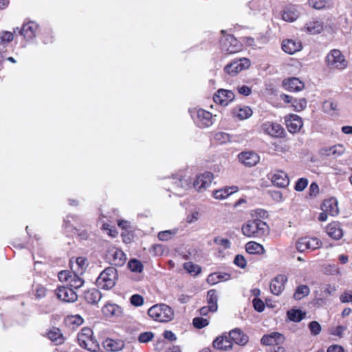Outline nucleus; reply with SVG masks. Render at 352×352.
Wrapping results in <instances>:
<instances>
[{
  "mask_svg": "<svg viewBox=\"0 0 352 352\" xmlns=\"http://www.w3.org/2000/svg\"><path fill=\"white\" fill-rule=\"evenodd\" d=\"M55 292L58 299L63 302H74L78 299L76 292L68 286H60L57 287Z\"/></svg>",
  "mask_w": 352,
  "mask_h": 352,
  "instance_id": "11",
  "label": "nucleus"
},
{
  "mask_svg": "<svg viewBox=\"0 0 352 352\" xmlns=\"http://www.w3.org/2000/svg\"><path fill=\"white\" fill-rule=\"evenodd\" d=\"M13 34L8 31H3L0 33L1 43H9L13 40Z\"/></svg>",
  "mask_w": 352,
  "mask_h": 352,
  "instance_id": "55",
  "label": "nucleus"
},
{
  "mask_svg": "<svg viewBox=\"0 0 352 352\" xmlns=\"http://www.w3.org/2000/svg\"><path fill=\"white\" fill-rule=\"evenodd\" d=\"M76 272H69L67 270L61 271L58 273V276L61 282L67 283V286L73 289L80 288L84 284V280Z\"/></svg>",
  "mask_w": 352,
  "mask_h": 352,
  "instance_id": "7",
  "label": "nucleus"
},
{
  "mask_svg": "<svg viewBox=\"0 0 352 352\" xmlns=\"http://www.w3.org/2000/svg\"><path fill=\"white\" fill-rule=\"evenodd\" d=\"M283 86L287 91H299L304 88L305 85L299 78L292 77L285 79L283 81Z\"/></svg>",
  "mask_w": 352,
  "mask_h": 352,
  "instance_id": "25",
  "label": "nucleus"
},
{
  "mask_svg": "<svg viewBox=\"0 0 352 352\" xmlns=\"http://www.w3.org/2000/svg\"><path fill=\"white\" fill-rule=\"evenodd\" d=\"M68 321L76 326H79L83 323V319L80 315H74L68 316L67 318Z\"/></svg>",
  "mask_w": 352,
  "mask_h": 352,
  "instance_id": "57",
  "label": "nucleus"
},
{
  "mask_svg": "<svg viewBox=\"0 0 352 352\" xmlns=\"http://www.w3.org/2000/svg\"><path fill=\"white\" fill-rule=\"evenodd\" d=\"M310 289L306 285H300L297 287L294 294V298L296 300H300L302 298L307 296L309 294Z\"/></svg>",
  "mask_w": 352,
  "mask_h": 352,
  "instance_id": "39",
  "label": "nucleus"
},
{
  "mask_svg": "<svg viewBox=\"0 0 352 352\" xmlns=\"http://www.w3.org/2000/svg\"><path fill=\"white\" fill-rule=\"evenodd\" d=\"M196 122L200 127H208L213 124L212 115L203 109L197 111Z\"/></svg>",
  "mask_w": 352,
  "mask_h": 352,
  "instance_id": "22",
  "label": "nucleus"
},
{
  "mask_svg": "<svg viewBox=\"0 0 352 352\" xmlns=\"http://www.w3.org/2000/svg\"><path fill=\"white\" fill-rule=\"evenodd\" d=\"M102 296L100 291L93 289L85 292V298L88 303L96 304L101 299Z\"/></svg>",
  "mask_w": 352,
  "mask_h": 352,
  "instance_id": "35",
  "label": "nucleus"
},
{
  "mask_svg": "<svg viewBox=\"0 0 352 352\" xmlns=\"http://www.w3.org/2000/svg\"><path fill=\"white\" fill-rule=\"evenodd\" d=\"M96 285L100 289L108 291L110 288V267H106L96 280Z\"/></svg>",
  "mask_w": 352,
  "mask_h": 352,
  "instance_id": "26",
  "label": "nucleus"
},
{
  "mask_svg": "<svg viewBox=\"0 0 352 352\" xmlns=\"http://www.w3.org/2000/svg\"><path fill=\"white\" fill-rule=\"evenodd\" d=\"M308 185V179L307 178H300L298 179L294 186V189L296 191L301 192L304 190Z\"/></svg>",
  "mask_w": 352,
  "mask_h": 352,
  "instance_id": "50",
  "label": "nucleus"
},
{
  "mask_svg": "<svg viewBox=\"0 0 352 352\" xmlns=\"http://www.w3.org/2000/svg\"><path fill=\"white\" fill-rule=\"evenodd\" d=\"M305 316V313L299 309H292L287 312L289 319L294 322H300Z\"/></svg>",
  "mask_w": 352,
  "mask_h": 352,
  "instance_id": "42",
  "label": "nucleus"
},
{
  "mask_svg": "<svg viewBox=\"0 0 352 352\" xmlns=\"http://www.w3.org/2000/svg\"><path fill=\"white\" fill-rule=\"evenodd\" d=\"M212 346L215 349L227 351L230 350L233 346L232 341L227 333H223L222 335L217 337L213 342Z\"/></svg>",
  "mask_w": 352,
  "mask_h": 352,
  "instance_id": "19",
  "label": "nucleus"
},
{
  "mask_svg": "<svg viewBox=\"0 0 352 352\" xmlns=\"http://www.w3.org/2000/svg\"><path fill=\"white\" fill-rule=\"evenodd\" d=\"M77 340L81 347L89 351L96 352L99 349V344L93 338V331L89 328L82 329L78 334Z\"/></svg>",
  "mask_w": 352,
  "mask_h": 352,
  "instance_id": "5",
  "label": "nucleus"
},
{
  "mask_svg": "<svg viewBox=\"0 0 352 352\" xmlns=\"http://www.w3.org/2000/svg\"><path fill=\"white\" fill-rule=\"evenodd\" d=\"M245 250L250 254L261 255L265 252L264 247L255 241H250L245 245Z\"/></svg>",
  "mask_w": 352,
  "mask_h": 352,
  "instance_id": "33",
  "label": "nucleus"
},
{
  "mask_svg": "<svg viewBox=\"0 0 352 352\" xmlns=\"http://www.w3.org/2000/svg\"><path fill=\"white\" fill-rule=\"evenodd\" d=\"M222 36L219 40L221 52L226 55L240 52L243 49V44L232 34H227L226 30H221Z\"/></svg>",
  "mask_w": 352,
  "mask_h": 352,
  "instance_id": "2",
  "label": "nucleus"
},
{
  "mask_svg": "<svg viewBox=\"0 0 352 352\" xmlns=\"http://www.w3.org/2000/svg\"><path fill=\"white\" fill-rule=\"evenodd\" d=\"M47 336L56 345L62 344L64 340L60 330L56 328L50 330L47 333Z\"/></svg>",
  "mask_w": 352,
  "mask_h": 352,
  "instance_id": "38",
  "label": "nucleus"
},
{
  "mask_svg": "<svg viewBox=\"0 0 352 352\" xmlns=\"http://www.w3.org/2000/svg\"><path fill=\"white\" fill-rule=\"evenodd\" d=\"M264 133L276 138H283L285 136V131L281 124L274 122H265L261 125Z\"/></svg>",
  "mask_w": 352,
  "mask_h": 352,
  "instance_id": "10",
  "label": "nucleus"
},
{
  "mask_svg": "<svg viewBox=\"0 0 352 352\" xmlns=\"http://www.w3.org/2000/svg\"><path fill=\"white\" fill-rule=\"evenodd\" d=\"M234 263L241 269H244L247 265V261L243 255L237 254L234 260Z\"/></svg>",
  "mask_w": 352,
  "mask_h": 352,
  "instance_id": "54",
  "label": "nucleus"
},
{
  "mask_svg": "<svg viewBox=\"0 0 352 352\" xmlns=\"http://www.w3.org/2000/svg\"><path fill=\"white\" fill-rule=\"evenodd\" d=\"M47 289L42 285H38L35 289V295L37 298H43L46 296Z\"/></svg>",
  "mask_w": 352,
  "mask_h": 352,
  "instance_id": "62",
  "label": "nucleus"
},
{
  "mask_svg": "<svg viewBox=\"0 0 352 352\" xmlns=\"http://www.w3.org/2000/svg\"><path fill=\"white\" fill-rule=\"evenodd\" d=\"M228 335L233 344L235 343L238 345L244 346L249 341V337L239 328L231 330Z\"/></svg>",
  "mask_w": 352,
  "mask_h": 352,
  "instance_id": "24",
  "label": "nucleus"
},
{
  "mask_svg": "<svg viewBox=\"0 0 352 352\" xmlns=\"http://www.w3.org/2000/svg\"><path fill=\"white\" fill-rule=\"evenodd\" d=\"M234 98L235 95L232 91L221 89L213 96V100L216 104L227 106Z\"/></svg>",
  "mask_w": 352,
  "mask_h": 352,
  "instance_id": "14",
  "label": "nucleus"
},
{
  "mask_svg": "<svg viewBox=\"0 0 352 352\" xmlns=\"http://www.w3.org/2000/svg\"><path fill=\"white\" fill-rule=\"evenodd\" d=\"M122 308L117 305H111V316H116L117 318H119L122 317Z\"/></svg>",
  "mask_w": 352,
  "mask_h": 352,
  "instance_id": "61",
  "label": "nucleus"
},
{
  "mask_svg": "<svg viewBox=\"0 0 352 352\" xmlns=\"http://www.w3.org/2000/svg\"><path fill=\"white\" fill-rule=\"evenodd\" d=\"M253 306L255 310L262 312L265 309V304L260 298H255L252 300Z\"/></svg>",
  "mask_w": 352,
  "mask_h": 352,
  "instance_id": "56",
  "label": "nucleus"
},
{
  "mask_svg": "<svg viewBox=\"0 0 352 352\" xmlns=\"http://www.w3.org/2000/svg\"><path fill=\"white\" fill-rule=\"evenodd\" d=\"M287 277L285 274H278L274 277L270 283L271 292L276 296L280 294L285 289Z\"/></svg>",
  "mask_w": 352,
  "mask_h": 352,
  "instance_id": "18",
  "label": "nucleus"
},
{
  "mask_svg": "<svg viewBox=\"0 0 352 352\" xmlns=\"http://www.w3.org/2000/svg\"><path fill=\"white\" fill-rule=\"evenodd\" d=\"M111 265L115 267L123 266L126 261V256L124 252L116 248L111 250Z\"/></svg>",
  "mask_w": 352,
  "mask_h": 352,
  "instance_id": "30",
  "label": "nucleus"
},
{
  "mask_svg": "<svg viewBox=\"0 0 352 352\" xmlns=\"http://www.w3.org/2000/svg\"><path fill=\"white\" fill-rule=\"evenodd\" d=\"M324 29V23L321 20L314 19L308 21L304 26V30L310 34H320Z\"/></svg>",
  "mask_w": 352,
  "mask_h": 352,
  "instance_id": "27",
  "label": "nucleus"
},
{
  "mask_svg": "<svg viewBox=\"0 0 352 352\" xmlns=\"http://www.w3.org/2000/svg\"><path fill=\"white\" fill-rule=\"evenodd\" d=\"M319 186L316 182H312L309 188V195L310 197H316L319 194Z\"/></svg>",
  "mask_w": 352,
  "mask_h": 352,
  "instance_id": "63",
  "label": "nucleus"
},
{
  "mask_svg": "<svg viewBox=\"0 0 352 352\" xmlns=\"http://www.w3.org/2000/svg\"><path fill=\"white\" fill-rule=\"evenodd\" d=\"M38 25L34 21H29L24 23L22 28L19 30L20 35L23 36L27 41L32 40L36 37Z\"/></svg>",
  "mask_w": 352,
  "mask_h": 352,
  "instance_id": "17",
  "label": "nucleus"
},
{
  "mask_svg": "<svg viewBox=\"0 0 352 352\" xmlns=\"http://www.w3.org/2000/svg\"><path fill=\"white\" fill-rule=\"evenodd\" d=\"M299 16L298 10L294 6L286 7L282 13V19L285 21L292 22Z\"/></svg>",
  "mask_w": 352,
  "mask_h": 352,
  "instance_id": "32",
  "label": "nucleus"
},
{
  "mask_svg": "<svg viewBox=\"0 0 352 352\" xmlns=\"http://www.w3.org/2000/svg\"><path fill=\"white\" fill-rule=\"evenodd\" d=\"M320 208L322 211H326L331 217H336L339 214L338 202L335 197L324 199L321 204Z\"/></svg>",
  "mask_w": 352,
  "mask_h": 352,
  "instance_id": "20",
  "label": "nucleus"
},
{
  "mask_svg": "<svg viewBox=\"0 0 352 352\" xmlns=\"http://www.w3.org/2000/svg\"><path fill=\"white\" fill-rule=\"evenodd\" d=\"M144 302V298L140 294H133L130 298V302L135 307L142 306Z\"/></svg>",
  "mask_w": 352,
  "mask_h": 352,
  "instance_id": "51",
  "label": "nucleus"
},
{
  "mask_svg": "<svg viewBox=\"0 0 352 352\" xmlns=\"http://www.w3.org/2000/svg\"><path fill=\"white\" fill-rule=\"evenodd\" d=\"M217 294L215 289H210L207 293V302L210 306L212 311H216L218 309Z\"/></svg>",
  "mask_w": 352,
  "mask_h": 352,
  "instance_id": "36",
  "label": "nucleus"
},
{
  "mask_svg": "<svg viewBox=\"0 0 352 352\" xmlns=\"http://www.w3.org/2000/svg\"><path fill=\"white\" fill-rule=\"evenodd\" d=\"M322 107L324 112L331 113L337 110L338 104L332 100H327L324 102Z\"/></svg>",
  "mask_w": 352,
  "mask_h": 352,
  "instance_id": "46",
  "label": "nucleus"
},
{
  "mask_svg": "<svg viewBox=\"0 0 352 352\" xmlns=\"http://www.w3.org/2000/svg\"><path fill=\"white\" fill-rule=\"evenodd\" d=\"M250 65L251 61L248 58L234 59L224 67L223 71L229 76H235L241 72L248 69Z\"/></svg>",
  "mask_w": 352,
  "mask_h": 352,
  "instance_id": "6",
  "label": "nucleus"
},
{
  "mask_svg": "<svg viewBox=\"0 0 352 352\" xmlns=\"http://www.w3.org/2000/svg\"><path fill=\"white\" fill-rule=\"evenodd\" d=\"M345 152L344 146L341 144H335L332 146L324 147L320 150L319 153L320 155L325 157H333L337 158L342 155Z\"/></svg>",
  "mask_w": 352,
  "mask_h": 352,
  "instance_id": "21",
  "label": "nucleus"
},
{
  "mask_svg": "<svg viewBox=\"0 0 352 352\" xmlns=\"http://www.w3.org/2000/svg\"><path fill=\"white\" fill-rule=\"evenodd\" d=\"M230 113L235 120L242 121L250 118L253 114V111L248 106L237 105L231 109Z\"/></svg>",
  "mask_w": 352,
  "mask_h": 352,
  "instance_id": "16",
  "label": "nucleus"
},
{
  "mask_svg": "<svg viewBox=\"0 0 352 352\" xmlns=\"http://www.w3.org/2000/svg\"><path fill=\"white\" fill-rule=\"evenodd\" d=\"M309 328L311 334L316 336L321 331V326L317 321H311L309 324Z\"/></svg>",
  "mask_w": 352,
  "mask_h": 352,
  "instance_id": "53",
  "label": "nucleus"
},
{
  "mask_svg": "<svg viewBox=\"0 0 352 352\" xmlns=\"http://www.w3.org/2000/svg\"><path fill=\"white\" fill-rule=\"evenodd\" d=\"M127 266L131 272L135 273H141L144 269L142 262L136 258L131 259L129 261Z\"/></svg>",
  "mask_w": 352,
  "mask_h": 352,
  "instance_id": "40",
  "label": "nucleus"
},
{
  "mask_svg": "<svg viewBox=\"0 0 352 352\" xmlns=\"http://www.w3.org/2000/svg\"><path fill=\"white\" fill-rule=\"evenodd\" d=\"M346 329H347L346 326L338 325V326L331 327L329 329V334L333 336L338 337L339 338H343V336L344 335V331L346 330Z\"/></svg>",
  "mask_w": 352,
  "mask_h": 352,
  "instance_id": "43",
  "label": "nucleus"
},
{
  "mask_svg": "<svg viewBox=\"0 0 352 352\" xmlns=\"http://www.w3.org/2000/svg\"><path fill=\"white\" fill-rule=\"evenodd\" d=\"M214 179V175L211 172H204L196 177L193 182V186L197 191H203L208 188Z\"/></svg>",
  "mask_w": 352,
  "mask_h": 352,
  "instance_id": "12",
  "label": "nucleus"
},
{
  "mask_svg": "<svg viewBox=\"0 0 352 352\" xmlns=\"http://www.w3.org/2000/svg\"><path fill=\"white\" fill-rule=\"evenodd\" d=\"M267 177L276 187L285 188L289 184L290 181L287 173L282 170L276 169L271 171L267 175Z\"/></svg>",
  "mask_w": 352,
  "mask_h": 352,
  "instance_id": "9",
  "label": "nucleus"
},
{
  "mask_svg": "<svg viewBox=\"0 0 352 352\" xmlns=\"http://www.w3.org/2000/svg\"><path fill=\"white\" fill-rule=\"evenodd\" d=\"M192 324L197 329H202L208 326L209 322L206 318L201 317H196L192 320Z\"/></svg>",
  "mask_w": 352,
  "mask_h": 352,
  "instance_id": "47",
  "label": "nucleus"
},
{
  "mask_svg": "<svg viewBox=\"0 0 352 352\" xmlns=\"http://www.w3.org/2000/svg\"><path fill=\"white\" fill-rule=\"evenodd\" d=\"M327 65L333 69L343 70L348 66V61L340 50H331L325 58Z\"/></svg>",
  "mask_w": 352,
  "mask_h": 352,
  "instance_id": "4",
  "label": "nucleus"
},
{
  "mask_svg": "<svg viewBox=\"0 0 352 352\" xmlns=\"http://www.w3.org/2000/svg\"><path fill=\"white\" fill-rule=\"evenodd\" d=\"M301 48V43L293 39L284 40L282 43L283 50L289 54H293L300 51Z\"/></svg>",
  "mask_w": 352,
  "mask_h": 352,
  "instance_id": "29",
  "label": "nucleus"
},
{
  "mask_svg": "<svg viewBox=\"0 0 352 352\" xmlns=\"http://www.w3.org/2000/svg\"><path fill=\"white\" fill-rule=\"evenodd\" d=\"M310 7L316 10L327 9L331 7V2L329 0H309Z\"/></svg>",
  "mask_w": 352,
  "mask_h": 352,
  "instance_id": "37",
  "label": "nucleus"
},
{
  "mask_svg": "<svg viewBox=\"0 0 352 352\" xmlns=\"http://www.w3.org/2000/svg\"><path fill=\"white\" fill-rule=\"evenodd\" d=\"M98 223V226H100V228L103 230L107 231V234L110 236V228L109 224L108 223L107 217H104L103 214H101V216L99 218Z\"/></svg>",
  "mask_w": 352,
  "mask_h": 352,
  "instance_id": "49",
  "label": "nucleus"
},
{
  "mask_svg": "<svg viewBox=\"0 0 352 352\" xmlns=\"http://www.w3.org/2000/svg\"><path fill=\"white\" fill-rule=\"evenodd\" d=\"M292 106L294 111H301L306 108L307 101L305 98H302L300 100L294 99Z\"/></svg>",
  "mask_w": 352,
  "mask_h": 352,
  "instance_id": "45",
  "label": "nucleus"
},
{
  "mask_svg": "<svg viewBox=\"0 0 352 352\" xmlns=\"http://www.w3.org/2000/svg\"><path fill=\"white\" fill-rule=\"evenodd\" d=\"M284 120L286 127L291 133L299 132L303 126L302 118L296 114H289L285 116Z\"/></svg>",
  "mask_w": 352,
  "mask_h": 352,
  "instance_id": "13",
  "label": "nucleus"
},
{
  "mask_svg": "<svg viewBox=\"0 0 352 352\" xmlns=\"http://www.w3.org/2000/svg\"><path fill=\"white\" fill-rule=\"evenodd\" d=\"M154 338V333L151 331L141 333L138 336V341L140 343H147L151 341Z\"/></svg>",
  "mask_w": 352,
  "mask_h": 352,
  "instance_id": "48",
  "label": "nucleus"
},
{
  "mask_svg": "<svg viewBox=\"0 0 352 352\" xmlns=\"http://www.w3.org/2000/svg\"><path fill=\"white\" fill-rule=\"evenodd\" d=\"M267 224L260 219L247 221L241 227L242 234L249 238H261L268 232Z\"/></svg>",
  "mask_w": 352,
  "mask_h": 352,
  "instance_id": "1",
  "label": "nucleus"
},
{
  "mask_svg": "<svg viewBox=\"0 0 352 352\" xmlns=\"http://www.w3.org/2000/svg\"><path fill=\"white\" fill-rule=\"evenodd\" d=\"M87 267V259L84 257H78L74 263H71V268L73 272L78 274H82Z\"/></svg>",
  "mask_w": 352,
  "mask_h": 352,
  "instance_id": "34",
  "label": "nucleus"
},
{
  "mask_svg": "<svg viewBox=\"0 0 352 352\" xmlns=\"http://www.w3.org/2000/svg\"><path fill=\"white\" fill-rule=\"evenodd\" d=\"M322 245L321 241L317 237L304 236L300 238L296 243V248L300 252L306 250L313 251L320 248Z\"/></svg>",
  "mask_w": 352,
  "mask_h": 352,
  "instance_id": "8",
  "label": "nucleus"
},
{
  "mask_svg": "<svg viewBox=\"0 0 352 352\" xmlns=\"http://www.w3.org/2000/svg\"><path fill=\"white\" fill-rule=\"evenodd\" d=\"M183 266L187 272L193 276L199 274L201 271V268L199 265L195 264L191 261L184 263Z\"/></svg>",
  "mask_w": 352,
  "mask_h": 352,
  "instance_id": "41",
  "label": "nucleus"
},
{
  "mask_svg": "<svg viewBox=\"0 0 352 352\" xmlns=\"http://www.w3.org/2000/svg\"><path fill=\"white\" fill-rule=\"evenodd\" d=\"M239 162L247 167H253L260 161V156L253 151H244L238 155Z\"/></svg>",
  "mask_w": 352,
  "mask_h": 352,
  "instance_id": "15",
  "label": "nucleus"
},
{
  "mask_svg": "<svg viewBox=\"0 0 352 352\" xmlns=\"http://www.w3.org/2000/svg\"><path fill=\"white\" fill-rule=\"evenodd\" d=\"M121 236L122 237V240L126 243H129L132 241L133 238V234L132 230L128 231H122L121 233Z\"/></svg>",
  "mask_w": 352,
  "mask_h": 352,
  "instance_id": "59",
  "label": "nucleus"
},
{
  "mask_svg": "<svg viewBox=\"0 0 352 352\" xmlns=\"http://www.w3.org/2000/svg\"><path fill=\"white\" fill-rule=\"evenodd\" d=\"M239 188L236 186L225 187L213 192V196L217 199H223L227 198L230 195L237 192Z\"/></svg>",
  "mask_w": 352,
  "mask_h": 352,
  "instance_id": "31",
  "label": "nucleus"
},
{
  "mask_svg": "<svg viewBox=\"0 0 352 352\" xmlns=\"http://www.w3.org/2000/svg\"><path fill=\"white\" fill-rule=\"evenodd\" d=\"M214 242L216 244L220 245L225 248H228L230 245V242L228 239H224L219 236L215 237L214 239Z\"/></svg>",
  "mask_w": 352,
  "mask_h": 352,
  "instance_id": "60",
  "label": "nucleus"
},
{
  "mask_svg": "<svg viewBox=\"0 0 352 352\" xmlns=\"http://www.w3.org/2000/svg\"><path fill=\"white\" fill-rule=\"evenodd\" d=\"M76 219V217L74 216H67L65 219H64V227L66 230H73L74 229V228L73 227V226L72 225V221H74Z\"/></svg>",
  "mask_w": 352,
  "mask_h": 352,
  "instance_id": "58",
  "label": "nucleus"
},
{
  "mask_svg": "<svg viewBox=\"0 0 352 352\" xmlns=\"http://www.w3.org/2000/svg\"><path fill=\"white\" fill-rule=\"evenodd\" d=\"M118 226L120 229H122V231H128L131 230L130 222L126 220L118 219Z\"/></svg>",
  "mask_w": 352,
  "mask_h": 352,
  "instance_id": "64",
  "label": "nucleus"
},
{
  "mask_svg": "<svg viewBox=\"0 0 352 352\" xmlns=\"http://www.w3.org/2000/svg\"><path fill=\"white\" fill-rule=\"evenodd\" d=\"M148 315L155 321L168 322L173 320L174 312L168 305L158 304L148 310Z\"/></svg>",
  "mask_w": 352,
  "mask_h": 352,
  "instance_id": "3",
  "label": "nucleus"
},
{
  "mask_svg": "<svg viewBox=\"0 0 352 352\" xmlns=\"http://www.w3.org/2000/svg\"><path fill=\"white\" fill-rule=\"evenodd\" d=\"M124 346V342L121 340L111 339V352H116L122 350Z\"/></svg>",
  "mask_w": 352,
  "mask_h": 352,
  "instance_id": "52",
  "label": "nucleus"
},
{
  "mask_svg": "<svg viewBox=\"0 0 352 352\" xmlns=\"http://www.w3.org/2000/svg\"><path fill=\"white\" fill-rule=\"evenodd\" d=\"M214 140L220 144H226L230 141V136L227 133L218 132L214 135Z\"/></svg>",
  "mask_w": 352,
  "mask_h": 352,
  "instance_id": "44",
  "label": "nucleus"
},
{
  "mask_svg": "<svg viewBox=\"0 0 352 352\" xmlns=\"http://www.w3.org/2000/svg\"><path fill=\"white\" fill-rule=\"evenodd\" d=\"M283 340L284 337L281 333L274 332L271 334L264 335L261 340V342L265 346H273L278 345Z\"/></svg>",
  "mask_w": 352,
  "mask_h": 352,
  "instance_id": "28",
  "label": "nucleus"
},
{
  "mask_svg": "<svg viewBox=\"0 0 352 352\" xmlns=\"http://www.w3.org/2000/svg\"><path fill=\"white\" fill-rule=\"evenodd\" d=\"M326 232L328 236L334 240H340L343 236V230L339 221L329 223L326 227Z\"/></svg>",
  "mask_w": 352,
  "mask_h": 352,
  "instance_id": "23",
  "label": "nucleus"
}]
</instances>
